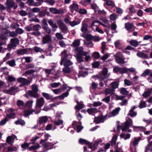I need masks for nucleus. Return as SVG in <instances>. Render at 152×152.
Instances as JSON below:
<instances>
[{
  "mask_svg": "<svg viewBox=\"0 0 152 152\" xmlns=\"http://www.w3.org/2000/svg\"><path fill=\"white\" fill-rule=\"evenodd\" d=\"M8 121V119L7 118V117H5L4 119L1 121L0 122V126L4 125Z\"/></svg>",
  "mask_w": 152,
  "mask_h": 152,
  "instance_id": "338daca9",
  "label": "nucleus"
},
{
  "mask_svg": "<svg viewBox=\"0 0 152 152\" xmlns=\"http://www.w3.org/2000/svg\"><path fill=\"white\" fill-rule=\"evenodd\" d=\"M92 56L96 59H98L100 56V54L99 52H95L93 53Z\"/></svg>",
  "mask_w": 152,
  "mask_h": 152,
  "instance_id": "052dcab7",
  "label": "nucleus"
},
{
  "mask_svg": "<svg viewBox=\"0 0 152 152\" xmlns=\"http://www.w3.org/2000/svg\"><path fill=\"white\" fill-rule=\"evenodd\" d=\"M59 28L61 29L62 32L66 33V32H67L68 31L66 25L65 24H64L63 26L59 27Z\"/></svg>",
  "mask_w": 152,
  "mask_h": 152,
  "instance_id": "37998d69",
  "label": "nucleus"
},
{
  "mask_svg": "<svg viewBox=\"0 0 152 152\" xmlns=\"http://www.w3.org/2000/svg\"><path fill=\"white\" fill-rule=\"evenodd\" d=\"M49 10L51 13L53 14H63L64 13L63 10H58L55 7L50 8Z\"/></svg>",
  "mask_w": 152,
  "mask_h": 152,
  "instance_id": "423d86ee",
  "label": "nucleus"
},
{
  "mask_svg": "<svg viewBox=\"0 0 152 152\" xmlns=\"http://www.w3.org/2000/svg\"><path fill=\"white\" fill-rule=\"evenodd\" d=\"M45 103V100L44 98L40 97L39 99H37L36 102V106L39 108H40L42 107Z\"/></svg>",
  "mask_w": 152,
  "mask_h": 152,
  "instance_id": "9b49d317",
  "label": "nucleus"
},
{
  "mask_svg": "<svg viewBox=\"0 0 152 152\" xmlns=\"http://www.w3.org/2000/svg\"><path fill=\"white\" fill-rule=\"evenodd\" d=\"M7 39V38L5 34H0V53L3 50V48L2 45L6 43V41Z\"/></svg>",
  "mask_w": 152,
  "mask_h": 152,
  "instance_id": "f03ea898",
  "label": "nucleus"
},
{
  "mask_svg": "<svg viewBox=\"0 0 152 152\" xmlns=\"http://www.w3.org/2000/svg\"><path fill=\"white\" fill-rule=\"evenodd\" d=\"M117 137L116 136H113L111 140L110 141L112 146H115L116 145V142L117 140Z\"/></svg>",
  "mask_w": 152,
  "mask_h": 152,
  "instance_id": "bb28decb",
  "label": "nucleus"
},
{
  "mask_svg": "<svg viewBox=\"0 0 152 152\" xmlns=\"http://www.w3.org/2000/svg\"><path fill=\"white\" fill-rule=\"evenodd\" d=\"M6 4L7 7L9 9L13 8L15 9L18 7L16 3L14 2L13 0H7Z\"/></svg>",
  "mask_w": 152,
  "mask_h": 152,
  "instance_id": "7ed1b4c3",
  "label": "nucleus"
},
{
  "mask_svg": "<svg viewBox=\"0 0 152 152\" xmlns=\"http://www.w3.org/2000/svg\"><path fill=\"white\" fill-rule=\"evenodd\" d=\"M6 34H9V36L11 37H15L18 34H19V28H17L15 31H11L8 30L6 31Z\"/></svg>",
  "mask_w": 152,
  "mask_h": 152,
  "instance_id": "1a4fd4ad",
  "label": "nucleus"
},
{
  "mask_svg": "<svg viewBox=\"0 0 152 152\" xmlns=\"http://www.w3.org/2000/svg\"><path fill=\"white\" fill-rule=\"evenodd\" d=\"M48 22L50 26L52 28V30H53V28H58V26L56 23L54 22L53 19H50L48 20Z\"/></svg>",
  "mask_w": 152,
  "mask_h": 152,
  "instance_id": "4468645a",
  "label": "nucleus"
},
{
  "mask_svg": "<svg viewBox=\"0 0 152 152\" xmlns=\"http://www.w3.org/2000/svg\"><path fill=\"white\" fill-rule=\"evenodd\" d=\"M61 54H64L63 56L61 57V59L65 61L68 60V54L66 53V50H64L61 53Z\"/></svg>",
  "mask_w": 152,
  "mask_h": 152,
  "instance_id": "5701e85b",
  "label": "nucleus"
},
{
  "mask_svg": "<svg viewBox=\"0 0 152 152\" xmlns=\"http://www.w3.org/2000/svg\"><path fill=\"white\" fill-rule=\"evenodd\" d=\"M34 112H35V110L31 108L26 110L24 111V115L25 117L28 116Z\"/></svg>",
  "mask_w": 152,
  "mask_h": 152,
  "instance_id": "412c9836",
  "label": "nucleus"
},
{
  "mask_svg": "<svg viewBox=\"0 0 152 152\" xmlns=\"http://www.w3.org/2000/svg\"><path fill=\"white\" fill-rule=\"evenodd\" d=\"M48 118L46 116H42L39 118V122L40 124L45 123L48 120Z\"/></svg>",
  "mask_w": 152,
  "mask_h": 152,
  "instance_id": "4be33fe9",
  "label": "nucleus"
},
{
  "mask_svg": "<svg viewBox=\"0 0 152 152\" xmlns=\"http://www.w3.org/2000/svg\"><path fill=\"white\" fill-rule=\"evenodd\" d=\"M80 14L85 15L87 14V11L86 10L83 9H80L78 12Z\"/></svg>",
  "mask_w": 152,
  "mask_h": 152,
  "instance_id": "603ef678",
  "label": "nucleus"
},
{
  "mask_svg": "<svg viewBox=\"0 0 152 152\" xmlns=\"http://www.w3.org/2000/svg\"><path fill=\"white\" fill-rule=\"evenodd\" d=\"M80 45V40L79 39H75L72 42L71 46L72 47L77 48Z\"/></svg>",
  "mask_w": 152,
  "mask_h": 152,
  "instance_id": "f3484780",
  "label": "nucleus"
},
{
  "mask_svg": "<svg viewBox=\"0 0 152 152\" xmlns=\"http://www.w3.org/2000/svg\"><path fill=\"white\" fill-rule=\"evenodd\" d=\"M115 92V90L113 89L107 88L104 91L105 95H107L108 94H113Z\"/></svg>",
  "mask_w": 152,
  "mask_h": 152,
  "instance_id": "393cba45",
  "label": "nucleus"
},
{
  "mask_svg": "<svg viewBox=\"0 0 152 152\" xmlns=\"http://www.w3.org/2000/svg\"><path fill=\"white\" fill-rule=\"evenodd\" d=\"M12 139V137L11 136H9L7 138L6 140V142L9 145H11Z\"/></svg>",
  "mask_w": 152,
  "mask_h": 152,
  "instance_id": "69168bd1",
  "label": "nucleus"
},
{
  "mask_svg": "<svg viewBox=\"0 0 152 152\" xmlns=\"http://www.w3.org/2000/svg\"><path fill=\"white\" fill-rule=\"evenodd\" d=\"M63 121L62 120H60L59 119H58L57 121H53V123L54 125L59 126L62 125L63 124Z\"/></svg>",
  "mask_w": 152,
  "mask_h": 152,
  "instance_id": "72a5a7b5",
  "label": "nucleus"
},
{
  "mask_svg": "<svg viewBox=\"0 0 152 152\" xmlns=\"http://www.w3.org/2000/svg\"><path fill=\"white\" fill-rule=\"evenodd\" d=\"M92 8L93 9L95 12H97L99 14L102 13L103 12L99 10V7L95 3H92L91 5Z\"/></svg>",
  "mask_w": 152,
  "mask_h": 152,
  "instance_id": "9d476101",
  "label": "nucleus"
},
{
  "mask_svg": "<svg viewBox=\"0 0 152 152\" xmlns=\"http://www.w3.org/2000/svg\"><path fill=\"white\" fill-rule=\"evenodd\" d=\"M132 119L129 118L126 121L125 123V124L129 127L130 126H132Z\"/></svg>",
  "mask_w": 152,
  "mask_h": 152,
  "instance_id": "4c0bfd02",
  "label": "nucleus"
},
{
  "mask_svg": "<svg viewBox=\"0 0 152 152\" xmlns=\"http://www.w3.org/2000/svg\"><path fill=\"white\" fill-rule=\"evenodd\" d=\"M97 110V109L96 108H91L88 109L87 110V112L90 115H93L92 114V113H95Z\"/></svg>",
  "mask_w": 152,
  "mask_h": 152,
  "instance_id": "2f4dec72",
  "label": "nucleus"
},
{
  "mask_svg": "<svg viewBox=\"0 0 152 152\" xmlns=\"http://www.w3.org/2000/svg\"><path fill=\"white\" fill-rule=\"evenodd\" d=\"M71 72L70 68L69 67L65 66L63 69V72L65 73H69Z\"/></svg>",
  "mask_w": 152,
  "mask_h": 152,
  "instance_id": "e433bc0d",
  "label": "nucleus"
},
{
  "mask_svg": "<svg viewBox=\"0 0 152 152\" xmlns=\"http://www.w3.org/2000/svg\"><path fill=\"white\" fill-rule=\"evenodd\" d=\"M48 8L47 7H42L41 10L39 12V17H42L45 16L46 15L49 16L50 13L47 12Z\"/></svg>",
  "mask_w": 152,
  "mask_h": 152,
  "instance_id": "20e7f679",
  "label": "nucleus"
},
{
  "mask_svg": "<svg viewBox=\"0 0 152 152\" xmlns=\"http://www.w3.org/2000/svg\"><path fill=\"white\" fill-rule=\"evenodd\" d=\"M39 137L36 136L35 137H32V139H31L30 140V142H29V144H34L36 140L38 139L39 138Z\"/></svg>",
  "mask_w": 152,
  "mask_h": 152,
  "instance_id": "5fc2aeb1",
  "label": "nucleus"
},
{
  "mask_svg": "<svg viewBox=\"0 0 152 152\" xmlns=\"http://www.w3.org/2000/svg\"><path fill=\"white\" fill-rule=\"evenodd\" d=\"M80 22L79 21L74 20L72 21H70L69 22V24L72 26L73 27L75 25L79 24Z\"/></svg>",
  "mask_w": 152,
  "mask_h": 152,
  "instance_id": "a19ab883",
  "label": "nucleus"
},
{
  "mask_svg": "<svg viewBox=\"0 0 152 152\" xmlns=\"http://www.w3.org/2000/svg\"><path fill=\"white\" fill-rule=\"evenodd\" d=\"M83 50L84 48L82 47L76 48L75 49V51L77 53L76 59L77 62L79 64L84 61L82 56H86L88 54L87 52L83 51Z\"/></svg>",
  "mask_w": 152,
  "mask_h": 152,
  "instance_id": "f257e3e1",
  "label": "nucleus"
},
{
  "mask_svg": "<svg viewBox=\"0 0 152 152\" xmlns=\"http://www.w3.org/2000/svg\"><path fill=\"white\" fill-rule=\"evenodd\" d=\"M150 73V70L149 69H146L144 72L141 75L142 76L145 77L146 76L148 75Z\"/></svg>",
  "mask_w": 152,
  "mask_h": 152,
  "instance_id": "680f3d73",
  "label": "nucleus"
},
{
  "mask_svg": "<svg viewBox=\"0 0 152 152\" xmlns=\"http://www.w3.org/2000/svg\"><path fill=\"white\" fill-rule=\"evenodd\" d=\"M10 42L12 44L16 45V44L18 43L19 40L18 38H14L11 39Z\"/></svg>",
  "mask_w": 152,
  "mask_h": 152,
  "instance_id": "4d7b16f0",
  "label": "nucleus"
},
{
  "mask_svg": "<svg viewBox=\"0 0 152 152\" xmlns=\"http://www.w3.org/2000/svg\"><path fill=\"white\" fill-rule=\"evenodd\" d=\"M107 115L105 116L101 115V116H98L97 117H95L94 119V123L96 124H99L101 122L102 120H104L106 117Z\"/></svg>",
  "mask_w": 152,
  "mask_h": 152,
  "instance_id": "6e6552de",
  "label": "nucleus"
},
{
  "mask_svg": "<svg viewBox=\"0 0 152 152\" xmlns=\"http://www.w3.org/2000/svg\"><path fill=\"white\" fill-rule=\"evenodd\" d=\"M69 94V93H68V92H65L62 94L60 96H58V97L59 99H63L65 97H67Z\"/></svg>",
  "mask_w": 152,
  "mask_h": 152,
  "instance_id": "de8ad7c7",
  "label": "nucleus"
},
{
  "mask_svg": "<svg viewBox=\"0 0 152 152\" xmlns=\"http://www.w3.org/2000/svg\"><path fill=\"white\" fill-rule=\"evenodd\" d=\"M106 4L108 6H111L112 8H113L115 6L114 3L110 0L107 1L106 2Z\"/></svg>",
  "mask_w": 152,
  "mask_h": 152,
  "instance_id": "f704fd0d",
  "label": "nucleus"
},
{
  "mask_svg": "<svg viewBox=\"0 0 152 152\" xmlns=\"http://www.w3.org/2000/svg\"><path fill=\"white\" fill-rule=\"evenodd\" d=\"M77 118L79 121V122H77V121H73L72 123V125L73 126L77 125V123H78L79 124H81L82 123L80 121L81 119L83 117L81 115V114L80 113H79L77 115Z\"/></svg>",
  "mask_w": 152,
  "mask_h": 152,
  "instance_id": "ddd939ff",
  "label": "nucleus"
},
{
  "mask_svg": "<svg viewBox=\"0 0 152 152\" xmlns=\"http://www.w3.org/2000/svg\"><path fill=\"white\" fill-rule=\"evenodd\" d=\"M133 26V24L130 22H127L125 23V27L127 31H129L132 28Z\"/></svg>",
  "mask_w": 152,
  "mask_h": 152,
  "instance_id": "b1692460",
  "label": "nucleus"
},
{
  "mask_svg": "<svg viewBox=\"0 0 152 152\" xmlns=\"http://www.w3.org/2000/svg\"><path fill=\"white\" fill-rule=\"evenodd\" d=\"M121 93L124 95H126L129 94V91H127L126 88H121L120 91Z\"/></svg>",
  "mask_w": 152,
  "mask_h": 152,
  "instance_id": "ea45409f",
  "label": "nucleus"
},
{
  "mask_svg": "<svg viewBox=\"0 0 152 152\" xmlns=\"http://www.w3.org/2000/svg\"><path fill=\"white\" fill-rule=\"evenodd\" d=\"M33 101L31 100L27 101L25 104V108L31 109L32 107Z\"/></svg>",
  "mask_w": 152,
  "mask_h": 152,
  "instance_id": "c85d7f7f",
  "label": "nucleus"
},
{
  "mask_svg": "<svg viewBox=\"0 0 152 152\" xmlns=\"http://www.w3.org/2000/svg\"><path fill=\"white\" fill-rule=\"evenodd\" d=\"M146 103L145 101H140L138 107L140 108H142L146 107Z\"/></svg>",
  "mask_w": 152,
  "mask_h": 152,
  "instance_id": "864d4df0",
  "label": "nucleus"
},
{
  "mask_svg": "<svg viewBox=\"0 0 152 152\" xmlns=\"http://www.w3.org/2000/svg\"><path fill=\"white\" fill-rule=\"evenodd\" d=\"M40 9L39 8L34 7L31 9L30 7H27L26 10L28 12H39Z\"/></svg>",
  "mask_w": 152,
  "mask_h": 152,
  "instance_id": "aec40b11",
  "label": "nucleus"
},
{
  "mask_svg": "<svg viewBox=\"0 0 152 152\" xmlns=\"http://www.w3.org/2000/svg\"><path fill=\"white\" fill-rule=\"evenodd\" d=\"M121 108L119 107L116 108L115 109L113 110L112 112L110 113V114H112V115H109V117H110L112 116H115L116 115L118 114Z\"/></svg>",
  "mask_w": 152,
  "mask_h": 152,
  "instance_id": "2eb2a0df",
  "label": "nucleus"
},
{
  "mask_svg": "<svg viewBox=\"0 0 152 152\" xmlns=\"http://www.w3.org/2000/svg\"><path fill=\"white\" fill-rule=\"evenodd\" d=\"M79 102H77V105L75 106V109L77 110H80L82 108H83L84 107L83 104H79L78 103Z\"/></svg>",
  "mask_w": 152,
  "mask_h": 152,
  "instance_id": "3c124183",
  "label": "nucleus"
},
{
  "mask_svg": "<svg viewBox=\"0 0 152 152\" xmlns=\"http://www.w3.org/2000/svg\"><path fill=\"white\" fill-rule=\"evenodd\" d=\"M17 150V148L15 147H9L8 148V150L6 152H10L13 151H16Z\"/></svg>",
  "mask_w": 152,
  "mask_h": 152,
  "instance_id": "774afa93",
  "label": "nucleus"
},
{
  "mask_svg": "<svg viewBox=\"0 0 152 152\" xmlns=\"http://www.w3.org/2000/svg\"><path fill=\"white\" fill-rule=\"evenodd\" d=\"M151 93V91L148 90L146 91H145L142 95L144 98H147L150 96Z\"/></svg>",
  "mask_w": 152,
  "mask_h": 152,
  "instance_id": "a18cd8bd",
  "label": "nucleus"
},
{
  "mask_svg": "<svg viewBox=\"0 0 152 152\" xmlns=\"http://www.w3.org/2000/svg\"><path fill=\"white\" fill-rule=\"evenodd\" d=\"M52 41L51 37L49 34L46 35L42 37V43L43 44H46Z\"/></svg>",
  "mask_w": 152,
  "mask_h": 152,
  "instance_id": "0eeeda50",
  "label": "nucleus"
},
{
  "mask_svg": "<svg viewBox=\"0 0 152 152\" xmlns=\"http://www.w3.org/2000/svg\"><path fill=\"white\" fill-rule=\"evenodd\" d=\"M141 137H138L137 138H134V140L133 142V145L135 146L138 144V142L141 140Z\"/></svg>",
  "mask_w": 152,
  "mask_h": 152,
  "instance_id": "58836bf2",
  "label": "nucleus"
},
{
  "mask_svg": "<svg viewBox=\"0 0 152 152\" xmlns=\"http://www.w3.org/2000/svg\"><path fill=\"white\" fill-rule=\"evenodd\" d=\"M42 95L47 100H50L51 99V95H50L48 93L42 92Z\"/></svg>",
  "mask_w": 152,
  "mask_h": 152,
  "instance_id": "49530a36",
  "label": "nucleus"
},
{
  "mask_svg": "<svg viewBox=\"0 0 152 152\" xmlns=\"http://www.w3.org/2000/svg\"><path fill=\"white\" fill-rule=\"evenodd\" d=\"M28 94L31 97H33L34 98H37L39 96V95L37 94V93H36L31 90L28 91Z\"/></svg>",
  "mask_w": 152,
  "mask_h": 152,
  "instance_id": "a211bd4d",
  "label": "nucleus"
},
{
  "mask_svg": "<svg viewBox=\"0 0 152 152\" xmlns=\"http://www.w3.org/2000/svg\"><path fill=\"white\" fill-rule=\"evenodd\" d=\"M111 85L112 88L114 90L115 89L117 88H118L119 83L118 82L115 81L111 83Z\"/></svg>",
  "mask_w": 152,
  "mask_h": 152,
  "instance_id": "c756f323",
  "label": "nucleus"
},
{
  "mask_svg": "<svg viewBox=\"0 0 152 152\" xmlns=\"http://www.w3.org/2000/svg\"><path fill=\"white\" fill-rule=\"evenodd\" d=\"M130 44L134 46V47H137L139 45L138 42L136 40L133 39L129 41Z\"/></svg>",
  "mask_w": 152,
  "mask_h": 152,
  "instance_id": "cd10ccee",
  "label": "nucleus"
},
{
  "mask_svg": "<svg viewBox=\"0 0 152 152\" xmlns=\"http://www.w3.org/2000/svg\"><path fill=\"white\" fill-rule=\"evenodd\" d=\"M45 2L48 3L50 5H53L55 3V1L54 0H45Z\"/></svg>",
  "mask_w": 152,
  "mask_h": 152,
  "instance_id": "0e129e2a",
  "label": "nucleus"
},
{
  "mask_svg": "<svg viewBox=\"0 0 152 152\" xmlns=\"http://www.w3.org/2000/svg\"><path fill=\"white\" fill-rule=\"evenodd\" d=\"M47 33L49 34L51 33V29L48 26L42 28Z\"/></svg>",
  "mask_w": 152,
  "mask_h": 152,
  "instance_id": "bf43d9fd",
  "label": "nucleus"
},
{
  "mask_svg": "<svg viewBox=\"0 0 152 152\" xmlns=\"http://www.w3.org/2000/svg\"><path fill=\"white\" fill-rule=\"evenodd\" d=\"M114 56L116 61L118 63L124 64L125 62L124 61V58L120 57L119 56L114 55Z\"/></svg>",
  "mask_w": 152,
  "mask_h": 152,
  "instance_id": "f8f14e48",
  "label": "nucleus"
},
{
  "mask_svg": "<svg viewBox=\"0 0 152 152\" xmlns=\"http://www.w3.org/2000/svg\"><path fill=\"white\" fill-rule=\"evenodd\" d=\"M79 142L82 144H85L86 145L87 144H90V142L86 140L80 138L79 140Z\"/></svg>",
  "mask_w": 152,
  "mask_h": 152,
  "instance_id": "8fccbe9b",
  "label": "nucleus"
},
{
  "mask_svg": "<svg viewBox=\"0 0 152 152\" xmlns=\"http://www.w3.org/2000/svg\"><path fill=\"white\" fill-rule=\"evenodd\" d=\"M100 64V63L99 61L94 62L92 64V67L94 68H98Z\"/></svg>",
  "mask_w": 152,
  "mask_h": 152,
  "instance_id": "473e14b6",
  "label": "nucleus"
},
{
  "mask_svg": "<svg viewBox=\"0 0 152 152\" xmlns=\"http://www.w3.org/2000/svg\"><path fill=\"white\" fill-rule=\"evenodd\" d=\"M18 88L15 86L12 87L9 89L6 90L5 92L11 95H14L18 91Z\"/></svg>",
  "mask_w": 152,
  "mask_h": 152,
  "instance_id": "39448f33",
  "label": "nucleus"
},
{
  "mask_svg": "<svg viewBox=\"0 0 152 152\" xmlns=\"http://www.w3.org/2000/svg\"><path fill=\"white\" fill-rule=\"evenodd\" d=\"M69 8L71 10H75L77 12H78L79 10L78 5L77 4L74 3L71 5L69 6Z\"/></svg>",
  "mask_w": 152,
  "mask_h": 152,
  "instance_id": "6ab92c4d",
  "label": "nucleus"
},
{
  "mask_svg": "<svg viewBox=\"0 0 152 152\" xmlns=\"http://www.w3.org/2000/svg\"><path fill=\"white\" fill-rule=\"evenodd\" d=\"M121 67L118 66H115L113 68V72L115 73H118L119 72L120 73Z\"/></svg>",
  "mask_w": 152,
  "mask_h": 152,
  "instance_id": "6e6d98bb",
  "label": "nucleus"
},
{
  "mask_svg": "<svg viewBox=\"0 0 152 152\" xmlns=\"http://www.w3.org/2000/svg\"><path fill=\"white\" fill-rule=\"evenodd\" d=\"M32 91L37 93L38 91V88L37 85H33L32 86Z\"/></svg>",
  "mask_w": 152,
  "mask_h": 152,
  "instance_id": "e2e57ef3",
  "label": "nucleus"
},
{
  "mask_svg": "<svg viewBox=\"0 0 152 152\" xmlns=\"http://www.w3.org/2000/svg\"><path fill=\"white\" fill-rule=\"evenodd\" d=\"M20 83H22L24 84H27L28 83V81L26 78L20 77Z\"/></svg>",
  "mask_w": 152,
  "mask_h": 152,
  "instance_id": "79ce46f5",
  "label": "nucleus"
},
{
  "mask_svg": "<svg viewBox=\"0 0 152 152\" xmlns=\"http://www.w3.org/2000/svg\"><path fill=\"white\" fill-rule=\"evenodd\" d=\"M40 146L39 144L37 143V145H35L31 146L30 147H29V149L30 151L34 150L37 149V148H39Z\"/></svg>",
  "mask_w": 152,
  "mask_h": 152,
  "instance_id": "c03bdc74",
  "label": "nucleus"
},
{
  "mask_svg": "<svg viewBox=\"0 0 152 152\" xmlns=\"http://www.w3.org/2000/svg\"><path fill=\"white\" fill-rule=\"evenodd\" d=\"M72 64V62L70 60H69L65 61L64 63L63 64V65L64 66L69 67Z\"/></svg>",
  "mask_w": 152,
  "mask_h": 152,
  "instance_id": "c9c22d12",
  "label": "nucleus"
},
{
  "mask_svg": "<svg viewBox=\"0 0 152 152\" xmlns=\"http://www.w3.org/2000/svg\"><path fill=\"white\" fill-rule=\"evenodd\" d=\"M137 55L138 57L142 58H148V55L142 52H138L137 53Z\"/></svg>",
  "mask_w": 152,
  "mask_h": 152,
  "instance_id": "a878e982",
  "label": "nucleus"
},
{
  "mask_svg": "<svg viewBox=\"0 0 152 152\" xmlns=\"http://www.w3.org/2000/svg\"><path fill=\"white\" fill-rule=\"evenodd\" d=\"M47 19L45 18H43L42 20L41 21V27L42 28L47 27L48 26V25L47 23Z\"/></svg>",
  "mask_w": 152,
  "mask_h": 152,
  "instance_id": "dca6fc26",
  "label": "nucleus"
},
{
  "mask_svg": "<svg viewBox=\"0 0 152 152\" xmlns=\"http://www.w3.org/2000/svg\"><path fill=\"white\" fill-rule=\"evenodd\" d=\"M88 26L86 23L82 24V27L81 28V31L84 33H85L88 31Z\"/></svg>",
  "mask_w": 152,
  "mask_h": 152,
  "instance_id": "7c9ffc66",
  "label": "nucleus"
},
{
  "mask_svg": "<svg viewBox=\"0 0 152 152\" xmlns=\"http://www.w3.org/2000/svg\"><path fill=\"white\" fill-rule=\"evenodd\" d=\"M41 28V26L39 24H37L32 26V30L35 31H38L39 29Z\"/></svg>",
  "mask_w": 152,
  "mask_h": 152,
  "instance_id": "09e8293b",
  "label": "nucleus"
},
{
  "mask_svg": "<svg viewBox=\"0 0 152 152\" xmlns=\"http://www.w3.org/2000/svg\"><path fill=\"white\" fill-rule=\"evenodd\" d=\"M33 50L36 53L41 52L43 51L42 49L38 46H35L33 48Z\"/></svg>",
  "mask_w": 152,
  "mask_h": 152,
  "instance_id": "13d9d810",
  "label": "nucleus"
}]
</instances>
